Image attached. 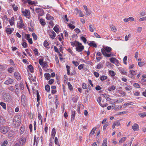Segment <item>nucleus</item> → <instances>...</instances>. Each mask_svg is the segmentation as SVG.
I'll return each instance as SVG.
<instances>
[{
    "label": "nucleus",
    "instance_id": "11",
    "mask_svg": "<svg viewBox=\"0 0 146 146\" xmlns=\"http://www.w3.org/2000/svg\"><path fill=\"white\" fill-rule=\"evenodd\" d=\"M74 10L76 11H77V13L76 14H77V13L79 14V16L80 17H82L84 16V14L83 13L82 11L80 10L79 9L76 7L75 8Z\"/></svg>",
    "mask_w": 146,
    "mask_h": 146
},
{
    "label": "nucleus",
    "instance_id": "23",
    "mask_svg": "<svg viewBox=\"0 0 146 146\" xmlns=\"http://www.w3.org/2000/svg\"><path fill=\"white\" fill-rule=\"evenodd\" d=\"M94 27L93 24L90 25L89 27V29L90 31L93 32L94 31Z\"/></svg>",
    "mask_w": 146,
    "mask_h": 146
},
{
    "label": "nucleus",
    "instance_id": "22",
    "mask_svg": "<svg viewBox=\"0 0 146 146\" xmlns=\"http://www.w3.org/2000/svg\"><path fill=\"white\" fill-rule=\"evenodd\" d=\"M14 76L18 80H20L21 77L19 74L17 72H15L14 73Z\"/></svg>",
    "mask_w": 146,
    "mask_h": 146
},
{
    "label": "nucleus",
    "instance_id": "50",
    "mask_svg": "<svg viewBox=\"0 0 146 146\" xmlns=\"http://www.w3.org/2000/svg\"><path fill=\"white\" fill-rule=\"evenodd\" d=\"M38 117L39 120L40 121H41V123H42V116L40 113H38Z\"/></svg>",
    "mask_w": 146,
    "mask_h": 146
},
{
    "label": "nucleus",
    "instance_id": "63",
    "mask_svg": "<svg viewBox=\"0 0 146 146\" xmlns=\"http://www.w3.org/2000/svg\"><path fill=\"white\" fill-rule=\"evenodd\" d=\"M101 100H102V98H101V97H98V99H97V101L100 105V104H102L101 103Z\"/></svg>",
    "mask_w": 146,
    "mask_h": 146
},
{
    "label": "nucleus",
    "instance_id": "2",
    "mask_svg": "<svg viewBox=\"0 0 146 146\" xmlns=\"http://www.w3.org/2000/svg\"><path fill=\"white\" fill-rule=\"evenodd\" d=\"M112 50L111 47L107 46L104 48H102L101 52L102 54L105 56L107 57L113 56L115 54L112 52H110Z\"/></svg>",
    "mask_w": 146,
    "mask_h": 146
},
{
    "label": "nucleus",
    "instance_id": "13",
    "mask_svg": "<svg viewBox=\"0 0 146 146\" xmlns=\"http://www.w3.org/2000/svg\"><path fill=\"white\" fill-rule=\"evenodd\" d=\"M132 128L134 131H137L139 130V126L137 123H135L132 126Z\"/></svg>",
    "mask_w": 146,
    "mask_h": 146
},
{
    "label": "nucleus",
    "instance_id": "21",
    "mask_svg": "<svg viewBox=\"0 0 146 146\" xmlns=\"http://www.w3.org/2000/svg\"><path fill=\"white\" fill-rule=\"evenodd\" d=\"M46 18L47 20H52L54 19V18L52 17L51 16L50 14H46Z\"/></svg>",
    "mask_w": 146,
    "mask_h": 146
},
{
    "label": "nucleus",
    "instance_id": "44",
    "mask_svg": "<svg viewBox=\"0 0 146 146\" xmlns=\"http://www.w3.org/2000/svg\"><path fill=\"white\" fill-rule=\"evenodd\" d=\"M120 72L123 74L127 75V73L126 72L124 69H121L120 70Z\"/></svg>",
    "mask_w": 146,
    "mask_h": 146
},
{
    "label": "nucleus",
    "instance_id": "18",
    "mask_svg": "<svg viewBox=\"0 0 146 146\" xmlns=\"http://www.w3.org/2000/svg\"><path fill=\"white\" fill-rule=\"evenodd\" d=\"M9 22L11 26H12L15 25V19L14 17H12L9 20Z\"/></svg>",
    "mask_w": 146,
    "mask_h": 146
},
{
    "label": "nucleus",
    "instance_id": "52",
    "mask_svg": "<svg viewBox=\"0 0 146 146\" xmlns=\"http://www.w3.org/2000/svg\"><path fill=\"white\" fill-rule=\"evenodd\" d=\"M32 35L34 40H36L37 39V37L35 33H33Z\"/></svg>",
    "mask_w": 146,
    "mask_h": 146
},
{
    "label": "nucleus",
    "instance_id": "32",
    "mask_svg": "<svg viewBox=\"0 0 146 146\" xmlns=\"http://www.w3.org/2000/svg\"><path fill=\"white\" fill-rule=\"evenodd\" d=\"M96 129H97L96 127H94L92 129L91 131V132L90 134V135H93L95 133V131H96Z\"/></svg>",
    "mask_w": 146,
    "mask_h": 146
},
{
    "label": "nucleus",
    "instance_id": "24",
    "mask_svg": "<svg viewBox=\"0 0 146 146\" xmlns=\"http://www.w3.org/2000/svg\"><path fill=\"white\" fill-rule=\"evenodd\" d=\"M115 125L117 126H120V123L119 121H116L115 123H114L112 125V128L113 129H114L115 127Z\"/></svg>",
    "mask_w": 146,
    "mask_h": 146
},
{
    "label": "nucleus",
    "instance_id": "17",
    "mask_svg": "<svg viewBox=\"0 0 146 146\" xmlns=\"http://www.w3.org/2000/svg\"><path fill=\"white\" fill-rule=\"evenodd\" d=\"M124 86H126L124 88L125 90L126 91H130L132 90V88L131 86L129 85H128L126 83H124L123 84Z\"/></svg>",
    "mask_w": 146,
    "mask_h": 146
},
{
    "label": "nucleus",
    "instance_id": "34",
    "mask_svg": "<svg viewBox=\"0 0 146 146\" xmlns=\"http://www.w3.org/2000/svg\"><path fill=\"white\" fill-rule=\"evenodd\" d=\"M126 137H123L121 138V139L119 141V143H121L124 142L126 140Z\"/></svg>",
    "mask_w": 146,
    "mask_h": 146
},
{
    "label": "nucleus",
    "instance_id": "9",
    "mask_svg": "<svg viewBox=\"0 0 146 146\" xmlns=\"http://www.w3.org/2000/svg\"><path fill=\"white\" fill-rule=\"evenodd\" d=\"M5 30L7 35H11L14 31V29L10 28V26L8 25L5 27Z\"/></svg>",
    "mask_w": 146,
    "mask_h": 146
},
{
    "label": "nucleus",
    "instance_id": "46",
    "mask_svg": "<svg viewBox=\"0 0 146 146\" xmlns=\"http://www.w3.org/2000/svg\"><path fill=\"white\" fill-rule=\"evenodd\" d=\"M81 39L84 43H86L87 40L86 39L84 36H82L81 37Z\"/></svg>",
    "mask_w": 146,
    "mask_h": 146
},
{
    "label": "nucleus",
    "instance_id": "61",
    "mask_svg": "<svg viewBox=\"0 0 146 146\" xmlns=\"http://www.w3.org/2000/svg\"><path fill=\"white\" fill-rule=\"evenodd\" d=\"M133 86L136 88H139L140 87V85L138 83H135L133 85Z\"/></svg>",
    "mask_w": 146,
    "mask_h": 146
},
{
    "label": "nucleus",
    "instance_id": "14",
    "mask_svg": "<svg viewBox=\"0 0 146 146\" xmlns=\"http://www.w3.org/2000/svg\"><path fill=\"white\" fill-rule=\"evenodd\" d=\"M49 36L51 38L53 39L56 36V34L52 30L49 33Z\"/></svg>",
    "mask_w": 146,
    "mask_h": 146
},
{
    "label": "nucleus",
    "instance_id": "45",
    "mask_svg": "<svg viewBox=\"0 0 146 146\" xmlns=\"http://www.w3.org/2000/svg\"><path fill=\"white\" fill-rule=\"evenodd\" d=\"M68 26L69 28L71 29H73L75 28V26L74 25L70 23L68 24Z\"/></svg>",
    "mask_w": 146,
    "mask_h": 146
},
{
    "label": "nucleus",
    "instance_id": "16",
    "mask_svg": "<svg viewBox=\"0 0 146 146\" xmlns=\"http://www.w3.org/2000/svg\"><path fill=\"white\" fill-rule=\"evenodd\" d=\"M87 43L88 45L90 46H92L95 48L97 47V45L95 42L94 41H91L90 42H88Z\"/></svg>",
    "mask_w": 146,
    "mask_h": 146
},
{
    "label": "nucleus",
    "instance_id": "3",
    "mask_svg": "<svg viewBox=\"0 0 146 146\" xmlns=\"http://www.w3.org/2000/svg\"><path fill=\"white\" fill-rule=\"evenodd\" d=\"M21 117L19 115L15 116L13 120V124L15 126H18L20 125L21 122Z\"/></svg>",
    "mask_w": 146,
    "mask_h": 146
},
{
    "label": "nucleus",
    "instance_id": "8",
    "mask_svg": "<svg viewBox=\"0 0 146 146\" xmlns=\"http://www.w3.org/2000/svg\"><path fill=\"white\" fill-rule=\"evenodd\" d=\"M137 71L136 70L135 71L133 70H130L129 71V74L128 75V77L134 79L135 78L134 76L137 74Z\"/></svg>",
    "mask_w": 146,
    "mask_h": 146
},
{
    "label": "nucleus",
    "instance_id": "49",
    "mask_svg": "<svg viewBox=\"0 0 146 146\" xmlns=\"http://www.w3.org/2000/svg\"><path fill=\"white\" fill-rule=\"evenodd\" d=\"M140 93L139 91H135L133 92V94L135 96H138L140 95Z\"/></svg>",
    "mask_w": 146,
    "mask_h": 146
},
{
    "label": "nucleus",
    "instance_id": "62",
    "mask_svg": "<svg viewBox=\"0 0 146 146\" xmlns=\"http://www.w3.org/2000/svg\"><path fill=\"white\" fill-rule=\"evenodd\" d=\"M38 62L41 65L44 62H43V59L42 58L40 59L39 60Z\"/></svg>",
    "mask_w": 146,
    "mask_h": 146
},
{
    "label": "nucleus",
    "instance_id": "40",
    "mask_svg": "<svg viewBox=\"0 0 146 146\" xmlns=\"http://www.w3.org/2000/svg\"><path fill=\"white\" fill-rule=\"evenodd\" d=\"M15 86L17 88H16V89H15V92L16 94L17 95H18L19 92V90L18 88V84H16L15 85Z\"/></svg>",
    "mask_w": 146,
    "mask_h": 146
},
{
    "label": "nucleus",
    "instance_id": "47",
    "mask_svg": "<svg viewBox=\"0 0 146 146\" xmlns=\"http://www.w3.org/2000/svg\"><path fill=\"white\" fill-rule=\"evenodd\" d=\"M45 89L46 91L48 92L50 90V87L49 85L48 84L46 85L45 86Z\"/></svg>",
    "mask_w": 146,
    "mask_h": 146
},
{
    "label": "nucleus",
    "instance_id": "60",
    "mask_svg": "<svg viewBox=\"0 0 146 146\" xmlns=\"http://www.w3.org/2000/svg\"><path fill=\"white\" fill-rule=\"evenodd\" d=\"M72 63L75 66H77L79 64V63L76 61H73L72 62Z\"/></svg>",
    "mask_w": 146,
    "mask_h": 146
},
{
    "label": "nucleus",
    "instance_id": "37",
    "mask_svg": "<svg viewBox=\"0 0 146 146\" xmlns=\"http://www.w3.org/2000/svg\"><path fill=\"white\" fill-rule=\"evenodd\" d=\"M0 105L3 107V108L5 110L6 108V104L5 103L3 102H1L0 103Z\"/></svg>",
    "mask_w": 146,
    "mask_h": 146
},
{
    "label": "nucleus",
    "instance_id": "51",
    "mask_svg": "<svg viewBox=\"0 0 146 146\" xmlns=\"http://www.w3.org/2000/svg\"><path fill=\"white\" fill-rule=\"evenodd\" d=\"M102 67H103L102 65L101 64L99 63V64H98L97 65V67H96V68L98 69H100L102 68Z\"/></svg>",
    "mask_w": 146,
    "mask_h": 146
},
{
    "label": "nucleus",
    "instance_id": "10",
    "mask_svg": "<svg viewBox=\"0 0 146 146\" xmlns=\"http://www.w3.org/2000/svg\"><path fill=\"white\" fill-rule=\"evenodd\" d=\"M110 60L111 62L116 65L118 64L119 63V61L115 58H110Z\"/></svg>",
    "mask_w": 146,
    "mask_h": 146
},
{
    "label": "nucleus",
    "instance_id": "28",
    "mask_svg": "<svg viewBox=\"0 0 146 146\" xmlns=\"http://www.w3.org/2000/svg\"><path fill=\"white\" fill-rule=\"evenodd\" d=\"M28 68L29 71L31 73L33 72V67L31 65H30L28 66Z\"/></svg>",
    "mask_w": 146,
    "mask_h": 146
},
{
    "label": "nucleus",
    "instance_id": "4",
    "mask_svg": "<svg viewBox=\"0 0 146 146\" xmlns=\"http://www.w3.org/2000/svg\"><path fill=\"white\" fill-rule=\"evenodd\" d=\"M9 130V128L6 126H0V132L3 134H5Z\"/></svg>",
    "mask_w": 146,
    "mask_h": 146
},
{
    "label": "nucleus",
    "instance_id": "29",
    "mask_svg": "<svg viewBox=\"0 0 146 146\" xmlns=\"http://www.w3.org/2000/svg\"><path fill=\"white\" fill-rule=\"evenodd\" d=\"M56 131L55 129L54 128L52 129V132H51V136L53 138L54 137L55 135L56 134Z\"/></svg>",
    "mask_w": 146,
    "mask_h": 146
},
{
    "label": "nucleus",
    "instance_id": "30",
    "mask_svg": "<svg viewBox=\"0 0 146 146\" xmlns=\"http://www.w3.org/2000/svg\"><path fill=\"white\" fill-rule=\"evenodd\" d=\"M141 117L143 118L145 117L146 116V112H143L139 113L138 114Z\"/></svg>",
    "mask_w": 146,
    "mask_h": 146
},
{
    "label": "nucleus",
    "instance_id": "20",
    "mask_svg": "<svg viewBox=\"0 0 146 146\" xmlns=\"http://www.w3.org/2000/svg\"><path fill=\"white\" fill-rule=\"evenodd\" d=\"M76 113L75 111L74 110H72L71 111V119L72 120H74L75 119Z\"/></svg>",
    "mask_w": 146,
    "mask_h": 146
},
{
    "label": "nucleus",
    "instance_id": "36",
    "mask_svg": "<svg viewBox=\"0 0 146 146\" xmlns=\"http://www.w3.org/2000/svg\"><path fill=\"white\" fill-rule=\"evenodd\" d=\"M110 27L112 31L116 32L117 31V29L115 26L112 25Z\"/></svg>",
    "mask_w": 146,
    "mask_h": 146
},
{
    "label": "nucleus",
    "instance_id": "43",
    "mask_svg": "<svg viewBox=\"0 0 146 146\" xmlns=\"http://www.w3.org/2000/svg\"><path fill=\"white\" fill-rule=\"evenodd\" d=\"M66 69H67V74L68 75H70V67L69 66H68V65H66Z\"/></svg>",
    "mask_w": 146,
    "mask_h": 146
},
{
    "label": "nucleus",
    "instance_id": "25",
    "mask_svg": "<svg viewBox=\"0 0 146 146\" xmlns=\"http://www.w3.org/2000/svg\"><path fill=\"white\" fill-rule=\"evenodd\" d=\"M124 100L123 99L119 98V100H116L114 102L115 104L120 103L123 102Z\"/></svg>",
    "mask_w": 146,
    "mask_h": 146
},
{
    "label": "nucleus",
    "instance_id": "12",
    "mask_svg": "<svg viewBox=\"0 0 146 146\" xmlns=\"http://www.w3.org/2000/svg\"><path fill=\"white\" fill-rule=\"evenodd\" d=\"M26 139L25 137H21L19 140V143L21 145H23L26 142Z\"/></svg>",
    "mask_w": 146,
    "mask_h": 146
},
{
    "label": "nucleus",
    "instance_id": "58",
    "mask_svg": "<svg viewBox=\"0 0 146 146\" xmlns=\"http://www.w3.org/2000/svg\"><path fill=\"white\" fill-rule=\"evenodd\" d=\"M33 50L34 51V53L35 54V55H38V50L36 48H35Z\"/></svg>",
    "mask_w": 146,
    "mask_h": 146
},
{
    "label": "nucleus",
    "instance_id": "35",
    "mask_svg": "<svg viewBox=\"0 0 146 146\" xmlns=\"http://www.w3.org/2000/svg\"><path fill=\"white\" fill-rule=\"evenodd\" d=\"M107 78V77L106 76H100V80L101 81H103L105 80Z\"/></svg>",
    "mask_w": 146,
    "mask_h": 146
},
{
    "label": "nucleus",
    "instance_id": "57",
    "mask_svg": "<svg viewBox=\"0 0 146 146\" xmlns=\"http://www.w3.org/2000/svg\"><path fill=\"white\" fill-rule=\"evenodd\" d=\"M127 56H125L124 57L123 59V63L125 64H127Z\"/></svg>",
    "mask_w": 146,
    "mask_h": 146
},
{
    "label": "nucleus",
    "instance_id": "56",
    "mask_svg": "<svg viewBox=\"0 0 146 146\" xmlns=\"http://www.w3.org/2000/svg\"><path fill=\"white\" fill-rule=\"evenodd\" d=\"M84 66V64H81L78 66V69L79 70H82Z\"/></svg>",
    "mask_w": 146,
    "mask_h": 146
},
{
    "label": "nucleus",
    "instance_id": "31",
    "mask_svg": "<svg viewBox=\"0 0 146 146\" xmlns=\"http://www.w3.org/2000/svg\"><path fill=\"white\" fill-rule=\"evenodd\" d=\"M8 141L7 140H6L5 141L3 142H2L1 143V146H6L8 144Z\"/></svg>",
    "mask_w": 146,
    "mask_h": 146
},
{
    "label": "nucleus",
    "instance_id": "42",
    "mask_svg": "<svg viewBox=\"0 0 146 146\" xmlns=\"http://www.w3.org/2000/svg\"><path fill=\"white\" fill-rule=\"evenodd\" d=\"M67 84L68 87L69 89L70 90L72 91L73 90L72 86V85L70 84V82H68L67 83Z\"/></svg>",
    "mask_w": 146,
    "mask_h": 146
},
{
    "label": "nucleus",
    "instance_id": "26",
    "mask_svg": "<svg viewBox=\"0 0 146 146\" xmlns=\"http://www.w3.org/2000/svg\"><path fill=\"white\" fill-rule=\"evenodd\" d=\"M41 25L42 26H44L46 25V23L45 22V20L42 18H40L39 19Z\"/></svg>",
    "mask_w": 146,
    "mask_h": 146
},
{
    "label": "nucleus",
    "instance_id": "1",
    "mask_svg": "<svg viewBox=\"0 0 146 146\" xmlns=\"http://www.w3.org/2000/svg\"><path fill=\"white\" fill-rule=\"evenodd\" d=\"M70 44L73 47L75 46L76 51L80 52V54H82V52L84 49V46L81 43L75 40L74 41L71 42Z\"/></svg>",
    "mask_w": 146,
    "mask_h": 146
},
{
    "label": "nucleus",
    "instance_id": "39",
    "mask_svg": "<svg viewBox=\"0 0 146 146\" xmlns=\"http://www.w3.org/2000/svg\"><path fill=\"white\" fill-rule=\"evenodd\" d=\"M45 78L47 80H49L50 79V74L48 73H46L44 74Z\"/></svg>",
    "mask_w": 146,
    "mask_h": 146
},
{
    "label": "nucleus",
    "instance_id": "55",
    "mask_svg": "<svg viewBox=\"0 0 146 146\" xmlns=\"http://www.w3.org/2000/svg\"><path fill=\"white\" fill-rule=\"evenodd\" d=\"M12 7L13 9L15 11H17L18 9V7H17V6L15 5H12Z\"/></svg>",
    "mask_w": 146,
    "mask_h": 146
},
{
    "label": "nucleus",
    "instance_id": "19",
    "mask_svg": "<svg viewBox=\"0 0 146 146\" xmlns=\"http://www.w3.org/2000/svg\"><path fill=\"white\" fill-rule=\"evenodd\" d=\"M14 82V80L13 79H9L6 80L4 84L6 85H9L11 84Z\"/></svg>",
    "mask_w": 146,
    "mask_h": 146
},
{
    "label": "nucleus",
    "instance_id": "48",
    "mask_svg": "<svg viewBox=\"0 0 146 146\" xmlns=\"http://www.w3.org/2000/svg\"><path fill=\"white\" fill-rule=\"evenodd\" d=\"M47 63L46 62H44L41 65L43 68H46L47 66Z\"/></svg>",
    "mask_w": 146,
    "mask_h": 146
},
{
    "label": "nucleus",
    "instance_id": "15",
    "mask_svg": "<svg viewBox=\"0 0 146 146\" xmlns=\"http://www.w3.org/2000/svg\"><path fill=\"white\" fill-rule=\"evenodd\" d=\"M22 1L25 4L28 3L29 5H33L35 4L34 2L31 0H22Z\"/></svg>",
    "mask_w": 146,
    "mask_h": 146
},
{
    "label": "nucleus",
    "instance_id": "53",
    "mask_svg": "<svg viewBox=\"0 0 146 146\" xmlns=\"http://www.w3.org/2000/svg\"><path fill=\"white\" fill-rule=\"evenodd\" d=\"M14 69L13 67H11L9 68L8 69V70L9 72L11 73L13 71Z\"/></svg>",
    "mask_w": 146,
    "mask_h": 146
},
{
    "label": "nucleus",
    "instance_id": "41",
    "mask_svg": "<svg viewBox=\"0 0 146 146\" xmlns=\"http://www.w3.org/2000/svg\"><path fill=\"white\" fill-rule=\"evenodd\" d=\"M14 135V132L12 131H10L8 135V136L9 137V138H11Z\"/></svg>",
    "mask_w": 146,
    "mask_h": 146
},
{
    "label": "nucleus",
    "instance_id": "64",
    "mask_svg": "<svg viewBox=\"0 0 146 146\" xmlns=\"http://www.w3.org/2000/svg\"><path fill=\"white\" fill-rule=\"evenodd\" d=\"M49 45V44L47 41H45L44 42V45L45 47H47Z\"/></svg>",
    "mask_w": 146,
    "mask_h": 146
},
{
    "label": "nucleus",
    "instance_id": "33",
    "mask_svg": "<svg viewBox=\"0 0 146 146\" xmlns=\"http://www.w3.org/2000/svg\"><path fill=\"white\" fill-rule=\"evenodd\" d=\"M146 62H140L138 63V66L140 67L144 66Z\"/></svg>",
    "mask_w": 146,
    "mask_h": 146
},
{
    "label": "nucleus",
    "instance_id": "59",
    "mask_svg": "<svg viewBox=\"0 0 146 146\" xmlns=\"http://www.w3.org/2000/svg\"><path fill=\"white\" fill-rule=\"evenodd\" d=\"M5 122V119L4 118L0 115V122L4 123Z\"/></svg>",
    "mask_w": 146,
    "mask_h": 146
},
{
    "label": "nucleus",
    "instance_id": "54",
    "mask_svg": "<svg viewBox=\"0 0 146 146\" xmlns=\"http://www.w3.org/2000/svg\"><path fill=\"white\" fill-rule=\"evenodd\" d=\"M119 93L123 95L124 96H125L126 95V93H125L122 90H120L119 91Z\"/></svg>",
    "mask_w": 146,
    "mask_h": 146
},
{
    "label": "nucleus",
    "instance_id": "27",
    "mask_svg": "<svg viewBox=\"0 0 146 146\" xmlns=\"http://www.w3.org/2000/svg\"><path fill=\"white\" fill-rule=\"evenodd\" d=\"M116 89V87L114 85H112L110 86L108 88V90L110 91L112 90H115Z\"/></svg>",
    "mask_w": 146,
    "mask_h": 146
},
{
    "label": "nucleus",
    "instance_id": "38",
    "mask_svg": "<svg viewBox=\"0 0 146 146\" xmlns=\"http://www.w3.org/2000/svg\"><path fill=\"white\" fill-rule=\"evenodd\" d=\"M102 146H108L107 139H105L104 140L102 144Z\"/></svg>",
    "mask_w": 146,
    "mask_h": 146
},
{
    "label": "nucleus",
    "instance_id": "7",
    "mask_svg": "<svg viewBox=\"0 0 146 146\" xmlns=\"http://www.w3.org/2000/svg\"><path fill=\"white\" fill-rule=\"evenodd\" d=\"M36 12L37 13V15L38 16V19H39L40 16H42L44 14V11L41 8H36L35 9Z\"/></svg>",
    "mask_w": 146,
    "mask_h": 146
},
{
    "label": "nucleus",
    "instance_id": "5",
    "mask_svg": "<svg viewBox=\"0 0 146 146\" xmlns=\"http://www.w3.org/2000/svg\"><path fill=\"white\" fill-rule=\"evenodd\" d=\"M21 12L24 16L29 19L31 18V13L29 9L23 10Z\"/></svg>",
    "mask_w": 146,
    "mask_h": 146
},
{
    "label": "nucleus",
    "instance_id": "6",
    "mask_svg": "<svg viewBox=\"0 0 146 146\" xmlns=\"http://www.w3.org/2000/svg\"><path fill=\"white\" fill-rule=\"evenodd\" d=\"M17 27L19 29L25 28V25L21 17H20L19 21L17 22Z\"/></svg>",
    "mask_w": 146,
    "mask_h": 146
}]
</instances>
